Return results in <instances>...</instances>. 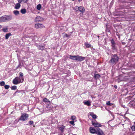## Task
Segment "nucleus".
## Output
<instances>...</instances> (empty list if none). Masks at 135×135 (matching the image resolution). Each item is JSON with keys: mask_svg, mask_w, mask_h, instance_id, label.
<instances>
[{"mask_svg": "<svg viewBox=\"0 0 135 135\" xmlns=\"http://www.w3.org/2000/svg\"><path fill=\"white\" fill-rule=\"evenodd\" d=\"M134 126H135V122H134Z\"/></svg>", "mask_w": 135, "mask_h": 135, "instance_id": "42", "label": "nucleus"}, {"mask_svg": "<svg viewBox=\"0 0 135 135\" xmlns=\"http://www.w3.org/2000/svg\"><path fill=\"white\" fill-rule=\"evenodd\" d=\"M19 66H20V65H18V67H19Z\"/></svg>", "mask_w": 135, "mask_h": 135, "instance_id": "44", "label": "nucleus"}, {"mask_svg": "<svg viewBox=\"0 0 135 135\" xmlns=\"http://www.w3.org/2000/svg\"><path fill=\"white\" fill-rule=\"evenodd\" d=\"M106 104L107 105L111 106L113 104L111 103L109 101H108L107 102Z\"/></svg>", "mask_w": 135, "mask_h": 135, "instance_id": "28", "label": "nucleus"}, {"mask_svg": "<svg viewBox=\"0 0 135 135\" xmlns=\"http://www.w3.org/2000/svg\"><path fill=\"white\" fill-rule=\"evenodd\" d=\"M5 82L4 81H1L0 83V85L1 86H4L5 85Z\"/></svg>", "mask_w": 135, "mask_h": 135, "instance_id": "30", "label": "nucleus"}, {"mask_svg": "<svg viewBox=\"0 0 135 135\" xmlns=\"http://www.w3.org/2000/svg\"><path fill=\"white\" fill-rule=\"evenodd\" d=\"M21 12L23 14H25L26 12V10L25 9H22L21 10Z\"/></svg>", "mask_w": 135, "mask_h": 135, "instance_id": "22", "label": "nucleus"}, {"mask_svg": "<svg viewBox=\"0 0 135 135\" xmlns=\"http://www.w3.org/2000/svg\"><path fill=\"white\" fill-rule=\"evenodd\" d=\"M17 91H16L15 92V93H17Z\"/></svg>", "mask_w": 135, "mask_h": 135, "instance_id": "45", "label": "nucleus"}, {"mask_svg": "<svg viewBox=\"0 0 135 135\" xmlns=\"http://www.w3.org/2000/svg\"><path fill=\"white\" fill-rule=\"evenodd\" d=\"M38 48L40 50H42L44 49L45 47L44 46L38 45L37 46Z\"/></svg>", "mask_w": 135, "mask_h": 135, "instance_id": "18", "label": "nucleus"}, {"mask_svg": "<svg viewBox=\"0 0 135 135\" xmlns=\"http://www.w3.org/2000/svg\"><path fill=\"white\" fill-rule=\"evenodd\" d=\"M2 27V26L0 25V29H1Z\"/></svg>", "mask_w": 135, "mask_h": 135, "instance_id": "41", "label": "nucleus"}, {"mask_svg": "<svg viewBox=\"0 0 135 135\" xmlns=\"http://www.w3.org/2000/svg\"><path fill=\"white\" fill-rule=\"evenodd\" d=\"M20 4L19 3H17L16 4L15 8L16 9H18L20 8Z\"/></svg>", "mask_w": 135, "mask_h": 135, "instance_id": "13", "label": "nucleus"}, {"mask_svg": "<svg viewBox=\"0 0 135 135\" xmlns=\"http://www.w3.org/2000/svg\"><path fill=\"white\" fill-rule=\"evenodd\" d=\"M43 101L44 102L46 103H48L49 104H50V102L49 100L48 99H47L46 98H45L43 100Z\"/></svg>", "mask_w": 135, "mask_h": 135, "instance_id": "17", "label": "nucleus"}, {"mask_svg": "<svg viewBox=\"0 0 135 135\" xmlns=\"http://www.w3.org/2000/svg\"><path fill=\"white\" fill-rule=\"evenodd\" d=\"M79 7H78V6H76L74 7V9L76 11H78L79 10Z\"/></svg>", "mask_w": 135, "mask_h": 135, "instance_id": "25", "label": "nucleus"}, {"mask_svg": "<svg viewBox=\"0 0 135 135\" xmlns=\"http://www.w3.org/2000/svg\"><path fill=\"white\" fill-rule=\"evenodd\" d=\"M11 89L13 90H15L17 89V86H16L14 85L12 86L11 87Z\"/></svg>", "mask_w": 135, "mask_h": 135, "instance_id": "27", "label": "nucleus"}, {"mask_svg": "<svg viewBox=\"0 0 135 135\" xmlns=\"http://www.w3.org/2000/svg\"><path fill=\"white\" fill-rule=\"evenodd\" d=\"M111 46L112 47V49L113 50H115L116 49V47L115 45V44H113L111 45Z\"/></svg>", "mask_w": 135, "mask_h": 135, "instance_id": "26", "label": "nucleus"}, {"mask_svg": "<svg viewBox=\"0 0 135 135\" xmlns=\"http://www.w3.org/2000/svg\"><path fill=\"white\" fill-rule=\"evenodd\" d=\"M13 13L16 15L17 16L19 15L20 13L18 11L14 10L13 11Z\"/></svg>", "mask_w": 135, "mask_h": 135, "instance_id": "19", "label": "nucleus"}, {"mask_svg": "<svg viewBox=\"0 0 135 135\" xmlns=\"http://www.w3.org/2000/svg\"><path fill=\"white\" fill-rule=\"evenodd\" d=\"M85 45L87 48L90 47L91 45L90 44H88L86 43H85Z\"/></svg>", "mask_w": 135, "mask_h": 135, "instance_id": "23", "label": "nucleus"}, {"mask_svg": "<svg viewBox=\"0 0 135 135\" xmlns=\"http://www.w3.org/2000/svg\"><path fill=\"white\" fill-rule=\"evenodd\" d=\"M29 123L30 124V125H31L33 124V121L31 120L29 122Z\"/></svg>", "mask_w": 135, "mask_h": 135, "instance_id": "36", "label": "nucleus"}, {"mask_svg": "<svg viewBox=\"0 0 135 135\" xmlns=\"http://www.w3.org/2000/svg\"><path fill=\"white\" fill-rule=\"evenodd\" d=\"M90 115L91 116L93 119H96L97 118V116L93 112L90 113Z\"/></svg>", "mask_w": 135, "mask_h": 135, "instance_id": "14", "label": "nucleus"}, {"mask_svg": "<svg viewBox=\"0 0 135 135\" xmlns=\"http://www.w3.org/2000/svg\"><path fill=\"white\" fill-rule=\"evenodd\" d=\"M89 131L92 134H96L97 132V129H95L94 128L92 127H90L89 128Z\"/></svg>", "mask_w": 135, "mask_h": 135, "instance_id": "8", "label": "nucleus"}, {"mask_svg": "<svg viewBox=\"0 0 135 135\" xmlns=\"http://www.w3.org/2000/svg\"><path fill=\"white\" fill-rule=\"evenodd\" d=\"M111 42L112 44V45L115 44V42L113 39H112V40H111Z\"/></svg>", "mask_w": 135, "mask_h": 135, "instance_id": "34", "label": "nucleus"}, {"mask_svg": "<svg viewBox=\"0 0 135 135\" xmlns=\"http://www.w3.org/2000/svg\"><path fill=\"white\" fill-rule=\"evenodd\" d=\"M76 59V61H81L85 60V57L79 55H77Z\"/></svg>", "mask_w": 135, "mask_h": 135, "instance_id": "6", "label": "nucleus"}, {"mask_svg": "<svg viewBox=\"0 0 135 135\" xmlns=\"http://www.w3.org/2000/svg\"><path fill=\"white\" fill-rule=\"evenodd\" d=\"M79 11L82 13H83L85 11V9L84 7L82 6H79Z\"/></svg>", "mask_w": 135, "mask_h": 135, "instance_id": "11", "label": "nucleus"}, {"mask_svg": "<svg viewBox=\"0 0 135 135\" xmlns=\"http://www.w3.org/2000/svg\"><path fill=\"white\" fill-rule=\"evenodd\" d=\"M28 117V115L26 113L22 114L20 118V120L22 121H24L27 119Z\"/></svg>", "mask_w": 135, "mask_h": 135, "instance_id": "4", "label": "nucleus"}, {"mask_svg": "<svg viewBox=\"0 0 135 135\" xmlns=\"http://www.w3.org/2000/svg\"><path fill=\"white\" fill-rule=\"evenodd\" d=\"M119 59L117 55H112L111 57V59L109 61V62L112 65H114L118 62Z\"/></svg>", "mask_w": 135, "mask_h": 135, "instance_id": "2", "label": "nucleus"}, {"mask_svg": "<svg viewBox=\"0 0 135 135\" xmlns=\"http://www.w3.org/2000/svg\"><path fill=\"white\" fill-rule=\"evenodd\" d=\"M65 127L64 126H61L59 127V129L61 131V132H63L64 131V129Z\"/></svg>", "mask_w": 135, "mask_h": 135, "instance_id": "15", "label": "nucleus"}, {"mask_svg": "<svg viewBox=\"0 0 135 135\" xmlns=\"http://www.w3.org/2000/svg\"><path fill=\"white\" fill-rule=\"evenodd\" d=\"M69 123L73 125V126H74L75 125L74 122V120L70 121L69 122Z\"/></svg>", "mask_w": 135, "mask_h": 135, "instance_id": "33", "label": "nucleus"}, {"mask_svg": "<svg viewBox=\"0 0 135 135\" xmlns=\"http://www.w3.org/2000/svg\"><path fill=\"white\" fill-rule=\"evenodd\" d=\"M2 30L4 32H6L7 31V28H3V29Z\"/></svg>", "mask_w": 135, "mask_h": 135, "instance_id": "35", "label": "nucleus"}, {"mask_svg": "<svg viewBox=\"0 0 135 135\" xmlns=\"http://www.w3.org/2000/svg\"><path fill=\"white\" fill-rule=\"evenodd\" d=\"M77 57V56H72L70 55V59L73 60H76V59Z\"/></svg>", "mask_w": 135, "mask_h": 135, "instance_id": "16", "label": "nucleus"}, {"mask_svg": "<svg viewBox=\"0 0 135 135\" xmlns=\"http://www.w3.org/2000/svg\"><path fill=\"white\" fill-rule=\"evenodd\" d=\"M4 87L6 89H7L9 87V86L8 85H6L4 86Z\"/></svg>", "mask_w": 135, "mask_h": 135, "instance_id": "32", "label": "nucleus"}, {"mask_svg": "<svg viewBox=\"0 0 135 135\" xmlns=\"http://www.w3.org/2000/svg\"><path fill=\"white\" fill-rule=\"evenodd\" d=\"M46 107L48 108H49L50 107V106L49 105H48L47 106H46Z\"/></svg>", "mask_w": 135, "mask_h": 135, "instance_id": "40", "label": "nucleus"}, {"mask_svg": "<svg viewBox=\"0 0 135 135\" xmlns=\"http://www.w3.org/2000/svg\"><path fill=\"white\" fill-rule=\"evenodd\" d=\"M114 87L115 88H117V86L116 85H115L114 86Z\"/></svg>", "mask_w": 135, "mask_h": 135, "instance_id": "39", "label": "nucleus"}, {"mask_svg": "<svg viewBox=\"0 0 135 135\" xmlns=\"http://www.w3.org/2000/svg\"><path fill=\"white\" fill-rule=\"evenodd\" d=\"M82 0H78L79 2H80Z\"/></svg>", "mask_w": 135, "mask_h": 135, "instance_id": "43", "label": "nucleus"}, {"mask_svg": "<svg viewBox=\"0 0 135 135\" xmlns=\"http://www.w3.org/2000/svg\"><path fill=\"white\" fill-rule=\"evenodd\" d=\"M94 77L96 79H98L100 76V75L99 74H94Z\"/></svg>", "mask_w": 135, "mask_h": 135, "instance_id": "20", "label": "nucleus"}, {"mask_svg": "<svg viewBox=\"0 0 135 135\" xmlns=\"http://www.w3.org/2000/svg\"><path fill=\"white\" fill-rule=\"evenodd\" d=\"M69 36L67 34H66L65 35V37H68Z\"/></svg>", "mask_w": 135, "mask_h": 135, "instance_id": "38", "label": "nucleus"}, {"mask_svg": "<svg viewBox=\"0 0 135 135\" xmlns=\"http://www.w3.org/2000/svg\"><path fill=\"white\" fill-rule=\"evenodd\" d=\"M41 5L40 4H39L38 5H37V9L38 10H39L41 8Z\"/></svg>", "mask_w": 135, "mask_h": 135, "instance_id": "24", "label": "nucleus"}, {"mask_svg": "<svg viewBox=\"0 0 135 135\" xmlns=\"http://www.w3.org/2000/svg\"><path fill=\"white\" fill-rule=\"evenodd\" d=\"M92 124L94 126L96 127H99L102 126L101 124H100L99 123L97 122L92 123Z\"/></svg>", "mask_w": 135, "mask_h": 135, "instance_id": "9", "label": "nucleus"}, {"mask_svg": "<svg viewBox=\"0 0 135 135\" xmlns=\"http://www.w3.org/2000/svg\"><path fill=\"white\" fill-rule=\"evenodd\" d=\"M96 134L98 135H105L103 131L99 128H97Z\"/></svg>", "mask_w": 135, "mask_h": 135, "instance_id": "5", "label": "nucleus"}, {"mask_svg": "<svg viewBox=\"0 0 135 135\" xmlns=\"http://www.w3.org/2000/svg\"><path fill=\"white\" fill-rule=\"evenodd\" d=\"M71 119L73 120H74L76 119V117L75 116L73 115L71 117Z\"/></svg>", "mask_w": 135, "mask_h": 135, "instance_id": "31", "label": "nucleus"}, {"mask_svg": "<svg viewBox=\"0 0 135 135\" xmlns=\"http://www.w3.org/2000/svg\"><path fill=\"white\" fill-rule=\"evenodd\" d=\"M23 73L22 72L19 73V77H16L13 81V83L14 84L17 85L20 83H22L24 81L23 77Z\"/></svg>", "mask_w": 135, "mask_h": 135, "instance_id": "1", "label": "nucleus"}, {"mask_svg": "<svg viewBox=\"0 0 135 135\" xmlns=\"http://www.w3.org/2000/svg\"><path fill=\"white\" fill-rule=\"evenodd\" d=\"M12 19V15H5L0 17V23L4 22L10 21Z\"/></svg>", "mask_w": 135, "mask_h": 135, "instance_id": "3", "label": "nucleus"}, {"mask_svg": "<svg viewBox=\"0 0 135 135\" xmlns=\"http://www.w3.org/2000/svg\"><path fill=\"white\" fill-rule=\"evenodd\" d=\"M22 1L23 0H18V2L19 3H20L22 2Z\"/></svg>", "mask_w": 135, "mask_h": 135, "instance_id": "37", "label": "nucleus"}, {"mask_svg": "<svg viewBox=\"0 0 135 135\" xmlns=\"http://www.w3.org/2000/svg\"><path fill=\"white\" fill-rule=\"evenodd\" d=\"M42 20V18L40 16H37L35 18V22H39Z\"/></svg>", "mask_w": 135, "mask_h": 135, "instance_id": "10", "label": "nucleus"}, {"mask_svg": "<svg viewBox=\"0 0 135 135\" xmlns=\"http://www.w3.org/2000/svg\"><path fill=\"white\" fill-rule=\"evenodd\" d=\"M11 35V34L10 33H8L6 34L5 35V39H7Z\"/></svg>", "mask_w": 135, "mask_h": 135, "instance_id": "21", "label": "nucleus"}, {"mask_svg": "<svg viewBox=\"0 0 135 135\" xmlns=\"http://www.w3.org/2000/svg\"><path fill=\"white\" fill-rule=\"evenodd\" d=\"M35 27L36 28H42L44 27V26L42 24L38 23L35 24Z\"/></svg>", "mask_w": 135, "mask_h": 135, "instance_id": "7", "label": "nucleus"}, {"mask_svg": "<svg viewBox=\"0 0 135 135\" xmlns=\"http://www.w3.org/2000/svg\"><path fill=\"white\" fill-rule=\"evenodd\" d=\"M131 129L133 131H135V126H134V124L131 127Z\"/></svg>", "mask_w": 135, "mask_h": 135, "instance_id": "29", "label": "nucleus"}, {"mask_svg": "<svg viewBox=\"0 0 135 135\" xmlns=\"http://www.w3.org/2000/svg\"><path fill=\"white\" fill-rule=\"evenodd\" d=\"M83 103L84 104L88 106H89L91 105V102L89 101L84 102Z\"/></svg>", "mask_w": 135, "mask_h": 135, "instance_id": "12", "label": "nucleus"}]
</instances>
